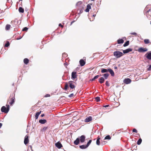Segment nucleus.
Instances as JSON below:
<instances>
[{
  "label": "nucleus",
  "instance_id": "nucleus-36",
  "mask_svg": "<svg viewBox=\"0 0 151 151\" xmlns=\"http://www.w3.org/2000/svg\"><path fill=\"white\" fill-rule=\"evenodd\" d=\"M91 142H92V140H90L88 141L87 142L86 145L87 147L90 145V144H91Z\"/></svg>",
  "mask_w": 151,
  "mask_h": 151
},
{
  "label": "nucleus",
  "instance_id": "nucleus-59",
  "mask_svg": "<svg viewBox=\"0 0 151 151\" xmlns=\"http://www.w3.org/2000/svg\"><path fill=\"white\" fill-rule=\"evenodd\" d=\"M2 123H0V128H1V126H2Z\"/></svg>",
  "mask_w": 151,
  "mask_h": 151
},
{
  "label": "nucleus",
  "instance_id": "nucleus-8",
  "mask_svg": "<svg viewBox=\"0 0 151 151\" xmlns=\"http://www.w3.org/2000/svg\"><path fill=\"white\" fill-rule=\"evenodd\" d=\"M80 141L81 143H83L84 142L85 140L86 137L85 135H82L80 137Z\"/></svg>",
  "mask_w": 151,
  "mask_h": 151
},
{
  "label": "nucleus",
  "instance_id": "nucleus-34",
  "mask_svg": "<svg viewBox=\"0 0 151 151\" xmlns=\"http://www.w3.org/2000/svg\"><path fill=\"white\" fill-rule=\"evenodd\" d=\"M68 83H66L65 86V88L64 89L66 90L68 88Z\"/></svg>",
  "mask_w": 151,
  "mask_h": 151
},
{
  "label": "nucleus",
  "instance_id": "nucleus-38",
  "mask_svg": "<svg viewBox=\"0 0 151 151\" xmlns=\"http://www.w3.org/2000/svg\"><path fill=\"white\" fill-rule=\"evenodd\" d=\"M96 144L98 145H100V140H99V139H97L96 141Z\"/></svg>",
  "mask_w": 151,
  "mask_h": 151
},
{
  "label": "nucleus",
  "instance_id": "nucleus-41",
  "mask_svg": "<svg viewBox=\"0 0 151 151\" xmlns=\"http://www.w3.org/2000/svg\"><path fill=\"white\" fill-rule=\"evenodd\" d=\"M74 96V94L73 93H71L68 96L70 98L73 96Z\"/></svg>",
  "mask_w": 151,
  "mask_h": 151
},
{
  "label": "nucleus",
  "instance_id": "nucleus-14",
  "mask_svg": "<svg viewBox=\"0 0 151 151\" xmlns=\"http://www.w3.org/2000/svg\"><path fill=\"white\" fill-rule=\"evenodd\" d=\"M80 142V138L79 137L77 138L74 141L73 143L76 145H78Z\"/></svg>",
  "mask_w": 151,
  "mask_h": 151
},
{
  "label": "nucleus",
  "instance_id": "nucleus-55",
  "mask_svg": "<svg viewBox=\"0 0 151 151\" xmlns=\"http://www.w3.org/2000/svg\"><path fill=\"white\" fill-rule=\"evenodd\" d=\"M22 38V37H18L17 38V40H19L21 39Z\"/></svg>",
  "mask_w": 151,
  "mask_h": 151
},
{
  "label": "nucleus",
  "instance_id": "nucleus-43",
  "mask_svg": "<svg viewBox=\"0 0 151 151\" xmlns=\"http://www.w3.org/2000/svg\"><path fill=\"white\" fill-rule=\"evenodd\" d=\"M130 34L132 35H134L135 36H137V33L136 32H132L130 33Z\"/></svg>",
  "mask_w": 151,
  "mask_h": 151
},
{
  "label": "nucleus",
  "instance_id": "nucleus-10",
  "mask_svg": "<svg viewBox=\"0 0 151 151\" xmlns=\"http://www.w3.org/2000/svg\"><path fill=\"white\" fill-rule=\"evenodd\" d=\"M55 145L56 147L58 149H60L63 147L62 145L59 141L55 143Z\"/></svg>",
  "mask_w": 151,
  "mask_h": 151
},
{
  "label": "nucleus",
  "instance_id": "nucleus-42",
  "mask_svg": "<svg viewBox=\"0 0 151 151\" xmlns=\"http://www.w3.org/2000/svg\"><path fill=\"white\" fill-rule=\"evenodd\" d=\"M105 84L106 85L108 86H109V83L108 81H106Z\"/></svg>",
  "mask_w": 151,
  "mask_h": 151
},
{
  "label": "nucleus",
  "instance_id": "nucleus-52",
  "mask_svg": "<svg viewBox=\"0 0 151 151\" xmlns=\"http://www.w3.org/2000/svg\"><path fill=\"white\" fill-rule=\"evenodd\" d=\"M68 65V63L67 62H65V63H64V65L65 66H66Z\"/></svg>",
  "mask_w": 151,
  "mask_h": 151
},
{
  "label": "nucleus",
  "instance_id": "nucleus-5",
  "mask_svg": "<svg viewBox=\"0 0 151 151\" xmlns=\"http://www.w3.org/2000/svg\"><path fill=\"white\" fill-rule=\"evenodd\" d=\"M9 111V109L6 108L5 106H2L1 108V111L5 113H7Z\"/></svg>",
  "mask_w": 151,
  "mask_h": 151
},
{
  "label": "nucleus",
  "instance_id": "nucleus-4",
  "mask_svg": "<svg viewBox=\"0 0 151 151\" xmlns=\"http://www.w3.org/2000/svg\"><path fill=\"white\" fill-rule=\"evenodd\" d=\"M75 82L73 81H70L68 82V84L69 85L70 87L72 89H75V86L74 85V83Z\"/></svg>",
  "mask_w": 151,
  "mask_h": 151
},
{
  "label": "nucleus",
  "instance_id": "nucleus-46",
  "mask_svg": "<svg viewBox=\"0 0 151 151\" xmlns=\"http://www.w3.org/2000/svg\"><path fill=\"white\" fill-rule=\"evenodd\" d=\"M99 77V76L98 75H96L93 78V79H94V80H96V79H97Z\"/></svg>",
  "mask_w": 151,
  "mask_h": 151
},
{
  "label": "nucleus",
  "instance_id": "nucleus-31",
  "mask_svg": "<svg viewBox=\"0 0 151 151\" xmlns=\"http://www.w3.org/2000/svg\"><path fill=\"white\" fill-rule=\"evenodd\" d=\"M142 142V139L141 138H139V139H138V141L137 142V144L138 145H140L141 144Z\"/></svg>",
  "mask_w": 151,
  "mask_h": 151
},
{
  "label": "nucleus",
  "instance_id": "nucleus-45",
  "mask_svg": "<svg viewBox=\"0 0 151 151\" xmlns=\"http://www.w3.org/2000/svg\"><path fill=\"white\" fill-rule=\"evenodd\" d=\"M132 132H135V133H137V130L135 128H134L133 129Z\"/></svg>",
  "mask_w": 151,
  "mask_h": 151
},
{
  "label": "nucleus",
  "instance_id": "nucleus-47",
  "mask_svg": "<svg viewBox=\"0 0 151 151\" xmlns=\"http://www.w3.org/2000/svg\"><path fill=\"white\" fill-rule=\"evenodd\" d=\"M105 142H106L105 141H102L101 143V145H104L105 144Z\"/></svg>",
  "mask_w": 151,
  "mask_h": 151
},
{
  "label": "nucleus",
  "instance_id": "nucleus-21",
  "mask_svg": "<svg viewBox=\"0 0 151 151\" xmlns=\"http://www.w3.org/2000/svg\"><path fill=\"white\" fill-rule=\"evenodd\" d=\"M46 122L47 120L45 119H40L39 121V122L41 124H44Z\"/></svg>",
  "mask_w": 151,
  "mask_h": 151
},
{
  "label": "nucleus",
  "instance_id": "nucleus-1",
  "mask_svg": "<svg viewBox=\"0 0 151 151\" xmlns=\"http://www.w3.org/2000/svg\"><path fill=\"white\" fill-rule=\"evenodd\" d=\"M19 21H18L17 19H15L14 21H12L11 22V24L14 27H15V28L14 29V31H15L17 30L18 28H19L18 23Z\"/></svg>",
  "mask_w": 151,
  "mask_h": 151
},
{
  "label": "nucleus",
  "instance_id": "nucleus-13",
  "mask_svg": "<svg viewBox=\"0 0 151 151\" xmlns=\"http://www.w3.org/2000/svg\"><path fill=\"white\" fill-rule=\"evenodd\" d=\"M132 48H129L126 50H123V53L124 54H126L129 53L132 51Z\"/></svg>",
  "mask_w": 151,
  "mask_h": 151
},
{
  "label": "nucleus",
  "instance_id": "nucleus-56",
  "mask_svg": "<svg viewBox=\"0 0 151 151\" xmlns=\"http://www.w3.org/2000/svg\"><path fill=\"white\" fill-rule=\"evenodd\" d=\"M151 9H149L148 11L146 12V13L147 14L150 11Z\"/></svg>",
  "mask_w": 151,
  "mask_h": 151
},
{
  "label": "nucleus",
  "instance_id": "nucleus-48",
  "mask_svg": "<svg viewBox=\"0 0 151 151\" xmlns=\"http://www.w3.org/2000/svg\"><path fill=\"white\" fill-rule=\"evenodd\" d=\"M6 108L7 109H9V106L8 104H6Z\"/></svg>",
  "mask_w": 151,
  "mask_h": 151
},
{
  "label": "nucleus",
  "instance_id": "nucleus-22",
  "mask_svg": "<svg viewBox=\"0 0 151 151\" xmlns=\"http://www.w3.org/2000/svg\"><path fill=\"white\" fill-rule=\"evenodd\" d=\"M109 72L111 76H114V73L112 69H111V68H109Z\"/></svg>",
  "mask_w": 151,
  "mask_h": 151
},
{
  "label": "nucleus",
  "instance_id": "nucleus-58",
  "mask_svg": "<svg viewBox=\"0 0 151 151\" xmlns=\"http://www.w3.org/2000/svg\"><path fill=\"white\" fill-rule=\"evenodd\" d=\"M45 116V114H42L41 115V116L42 117H43L44 116Z\"/></svg>",
  "mask_w": 151,
  "mask_h": 151
},
{
  "label": "nucleus",
  "instance_id": "nucleus-18",
  "mask_svg": "<svg viewBox=\"0 0 151 151\" xmlns=\"http://www.w3.org/2000/svg\"><path fill=\"white\" fill-rule=\"evenodd\" d=\"M109 68L108 69H106L104 68H101V72L102 73H107L108 72H109Z\"/></svg>",
  "mask_w": 151,
  "mask_h": 151
},
{
  "label": "nucleus",
  "instance_id": "nucleus-24",
  "mask_svg": "<svg viewBox=\"0 0 151 151\" xmlns=\"http://www.w3.org/2000/svg\"><path fill=\"white\" fill-rule=\"evenodd\" d=\"M41 113V111H40V112H37L36 113L35 115V119H37L38 117V116Z\"/></svg>",
  "mask_w": 151,
  "mask_h": 151
},
{
  "label": "nucleus",
  "instance_id": "nucleus-37",
  "mask_svg": "<svg viewBox=\"0 0 151 151\" xmlns=\"http://www.w3.org/2000/svg\"><path fill=\"white\" fill-rule=\"evenodd\" d=\"M95 99L96 100V101L97 102H99L100 101V98L99 96H97L95 98Z\"/></svg>",
  "mask_w": 151,
  "mask_h": 151
},
{
  "label": "nucleus",
  "instance_id": "nucleus-44",
  "mask_svg": "<svg viewBox=\"0 0 151 151\" xmlns=\"http://www.w3.org/2000/svg\"><path fill=\"white\" fill-rule=\"evenodd\" d=\"M151 69V64L149 65V67L147 68V70L148 71H150Z\"/></svg>",
  "mask_w": 151,
  "mask_h": 151
},
{
  "label": "nucleus",
  "instance_id": "nucleus-57",
  "mask_svg": "<svg viewBox=\"0 0 151 151\" xmlns=\"http://www.w3.org/2000/svg\"><path fill=\"white\" fill-rule=\"evenodd\" d=\"M94 80H94V79H93V78L90 80V81H94Z\"/></svg>",
  "mask_w": 151,
  "mask_h": 151
},
{
  "label": "nucleus",
  "instance_id": "nucleus-23",
  "mask_svg": "<svg viewBox=\"0 0 151 151\" xmlns=\"http://www.w3.org/2000/svg\"><path fill=\"white\" fill-rule=\"evenodd\" d=\"M124 42V40L122 38L119 39L118 40H117V43L118 44H122V43H123Z\"/></svg>",
  "mask_w": 151,
  "mask_h": 151
},
{
  "label": "nucleus",
  "instance_id": "nucleus-33",
  "mask_svg": "<svg viewBox=\"0 0 151 151\" xmlns=\"http://www.w3.org/2000/svg\"><path fill=\"white\" fill-rule=\"evenodd\" d=\"M111 139V137L109 135H108L105 137L104 138V139H108L110 140Z\"/></svg>",
  "mask_w": 151,
  "mask_h": 151
},
{
  "label": "nucleus",
  "instance_id": "nucleus-53",
  "mask_svg": "<svg viewBox=\"0 0 151 151\" xmlns=\"http://www.w3.org/2000/svg\"><path fill=\"white\" fill-rule=\"evenodd\" d=\"M59 26L61 27H63V25L61 23L59 24Z\"/></svg>",
  "mask_w": 151,
  "mask_h": 151
},
{
  "label": "nucleus",
  "instance_id": "nucleus-50",
  "mask_svg": "<svg viewBox=\"0 0 151 151\" xmlns=\"http://www.w3.org/2000/svg\"><path fill=\"white\" fill-rule=\"evenodd\" d=\"M50 96V94H46L45 96V97H49Z\"/></svg>",
  "mask_w": 151,
  "mask_h": 151
},
{
  "label": "nucleus",
  "instance_id": "nucleus-62",
  "mask_svg": "<svg viewBox=\"0 0 151 151\" xmlns=\"http://www.w3.org/2000/svg\"><path fill=\"white\" fill-rule=\"evenodd\" d=\"M25 11H26L27 12V11H28V9H27V8H26V9H25Z\"/></svg>",
  "mask_w": 151,
  "mask_h": 151
},
{
  "label": "nucleus",
  "instance_id": "nucleus-64",
  "mask_svg": "<svg viewBox=\"0 0 151 151\" xmlns=\"http://www.w3.org/2000/svg\"><path fill=\"white\" fill-rule=\"evenodd\" d=\"M100 137H98L97 138V139H99V140H100Z\"/></svg>",
  "mask_w": 151,
  "mask_h": 151
},
{
  "label": "nucleus",
  "instance_id": "nucleus-39",
  "mask_svg": "<svg viewBox=\"0 0 151 151\" xmlns=\"http://www.w3.org/2000/svg\"><path fill=\"white\" fill-rule=\"evenodd\" d=\"M28 28L27 27H25L23 29L22 31H27L28 30Z\"/></svg>",
  "mask_w": 151,
  "mask_h": 151
},
{
  "label": "nucleus",
  "instance_id": "nucleus-54",
  "mask_svg": "<svg viewBox=\"0 0 151 151\" xmlns=\"http://www.w3.org/2000/svg\"><path fill=\"white\" fill-rule=\"evenodd\" d=\"M109 105H106L103 106L104 107H109Z\"/></svg>",
  "mask_w": 151,
  "mask_h": 151
},
{
  "label": "nucleus",
  "instance_id": "nucleus-61",
  "mask_svg": "<svg viewBox=\"0 0 151 151\" xmlns=\"http://www.w3.org/2000/svg\"><path fill=\"white\" fill-rule=\"evenodd\" d=\"M114 68L115 69H117V67L116 66H115L114 67Z\"/></svg>",
  "mask_w": 151,
  "mask_h": 151
},
{
  "label": "nucleus",
  "instance_id": "nucleus-28",
  "mask_svg": "<svg viewBox=\"0 0 151 151\" xmlns=\"http://www.w3.org/2000/svg\"><path fill=\"white\" fill-rule=\"evenodd\" d=\"M129 43V40L127 41L123 45V46L124 47L128 46Z\"/></svg>",
  "mask_w": 151,
  "mask_h": 151
},
{
  "label": "nucleus",
  "instance_id": "nucleus-26",
  "mask_svg": "<svg viewBox=\"0 0 151 151\" xmlns=\"http://www.w3.org/2000/svg\"><path fill=\"white\" fill-rule=\"evenodd\" d=\"M24 62L25 64L27 65L29 62V60L27 58H24Z\"/></svg>",
  "mask_w": 151,
  "mask_h": 151
},
{
  "label": "nucleus",
  "instance_id": "nucleus-16",
  "mask_svg": "<svg viewBox=\"0 0 151 151\" xmlns=\"http://www.w3.org/2000/svg\"><path fill=\"white\" fill-rule=\"evenodd\" d=\"M92 120V117L91 116H89L85 119L84 121L85 122H88L91 121Z\"/></svg>",
  "mask_w": 151,
  "mask_h": 151
},
{
  "label": "nucleus",
  "instance_id": "nucleus-3",
  "mask_svg": "<svg viewBox=\"0 0 151 151\" xmlns=\"http://www.w3.org/2000/svg\"><path fill=\"white\" fill-rule=\"evenodd\" d=\"M123 55V53L119 51H116L114 52V55L117 58H120Z\"/></svg>",
  "mask_w": 151,
  "mask_h": 151
},
{
  "label": "nucleus",
  "instance_id": "nucleus-60",
  "mask_svg": "<svg viewBox=\"0 0 151 151\" xmlns=\"http://www.w3.org/2000/svg\"><path fill=\"white\" fill-rule=\"evenodd\" d=\"M26 132L27 133H29V131H28V130L27 129H26Z\"/></svg>",
  "mask_w": 151,
  "mask_h": 151
},
{
  "label": "nucleus",
  "instance_id": "nucleus-51",
  "mask_svg": "<svg viewBox=\"0 0 151 151\" xmlns=\"http://www.w3.org/2000/svg\"><path fill=\"white\" fill-rule=\"evenodd\" d=\"M77 19V18L76 19V20H73V21H72V22H71L70 25H71Z\"/></svg>",
  "mask_w": 151,
  "mask_h": 151
},
{
  "label": "nucleus",
  "instance_id": "nucleus-17",
  "mask_svg": "<svg viewBox=\"0 0 151 151\" xmlns=\"http://www.w3.org/2000/svg\"><path fill=\"white\" fill-rule=\"evenodd\" d=\"M15 98H14V97H12L11 99V101L9 103V104L11 105H12L13 104H14V103L15 101Z\"/></svg>",
  "mask_w": 151,
  "mask_h": 151
},
{
  "label": "nucleus",
  "instance_id": "nucleus-12",
  "mask_svg": "<svg viewBox=\"0 0 151 151\" xmlns=\"http://www.w3.org/2000/svg\"><path fill=\"white\" fill-rule=\"evenodd\" d=\"M28 137H29L27 135H26L25 137L24 140V143L25 145H26L29 142Z\"/></svg>",
  "mask_w": 151,
  "mask_h": 151
},
{
  "label": "nucleus",
  "instance_id": "nucleus-63",
  "mask_svg": "<svg viewBox=\"0 0 151 151\" xmlns=\"http://www.w3.org/2000/svg\"><path fill=\"white\" fill-rule=\"evenodd\" d=\"M96 16V15L95 14H93V17H95V16Z\"/></svg>",
  "mask_w": 151,
  "mask_h": 151
},
{
  "label": "nucleus",
  "instance_id": "nucleus-11",
  "mask_svg": "<svg viewBox=\"0 0 151 151\" xmlns=\"http://www.w3.org/2000/svg\"><path fill=\"white\" fill-rule=\"evenodd\" d=\"M77 72L76 71H73L71 73V78L73 79H75L77 78L76 75ZM74 80V79H73Z\"/></svg>",
  "mask_w": 151,
  "mask_h": 151
},
{
  "label": "nucleus",
  "instance_id": "nucleus-35",
  "mask_svg": "<svg viewBox=\"0 0 151 151\" xmlns=\"http://www.w3.org/2000/svg\"><path fill=\"white\" fill-rule=\"evenodd\" d=\"M10 45V43L9 41H7L6 43L5 44L4 46L6 47H8Z\"/></svg>",
  "mask_w": 151,
  "mask_h": 151
},
{
  "label": "nucleus",
  "instance_id": "nucleus-30",
  "mask_svg": "<svg viewBox=\"0 0 151 151\" xmlns=\"http://www.w3.org/2000/svg\"><path fill=\"white\" fill-rule=\"evenodd\" d=\"M144 42L145 44H148L150 43V40L148 39H145L144 40Z\"/></svg>",
  "mask_w": 151,
  "mask_h": 151
},
{
  "label": "nucleus",
  "instance_id": "nucleus-25",
  "mask_svg": "<svg viewBox=\"0 0 151 151\" xmlns=\"http://www.w3.org/2000/svg\"><path fill=\"white\" fill-rule=\"evenodd\" d=\"M109 75L108 73H105L103 74V76L104 77L105 79H106L108 78Z\"/></svg>",
  "mask_w": 151,
  "mask_h": 151
},
{
  "label": "nucleus",
  "instance_id": "nucleus-20",
  "mask_svg": "<svg viewBox=\"0 0 151 151\" xmlns=\"http://www.w3.org/2000/svg\"><path fill=\"white\" fill-rule=\"evenodd\" d=\"M91 8V5L89 4H88L86 7V9L85 10V11L86 12H88L89 11V9Z\"/></svg>",
  "mask_w": 151,
  "mask_h": 151
},
{
  "label": "nucleus",
  "instance_id": "nucleus-29",
  "mask_svg": "<svg viewBox=\"0 0 151 151\" xmlns=\"http://www.w3.org/2000/svg\"><path fill=\"white\" fill-rule=\"evenodd\" d=\"M80 148L82 149H84L86 148L87 147L86 145H82L79 146Z\"/></svg>",
  "mask_w": 151,
  "mask_h": 151
},
{
  "label": "nucleus",
  "instance_id": "nucleus-49",
  "mask_svg": "<svg viewBox=\"0 0 151 151\" xmlns=\"http://www.w3.org/2000/svg\"><path fill=\"white\" fill-rule=\"evenodd\" d=\"M47 129V127H44L43 128V130L45 131Z\"/></svg>",
  "mask_w": 151,
  "mask_h": 151
},
{
  "label": "nucleus",
  "instance_id": "nucleus-40",
  "mask_svg": "<svg viewBox=\"0 0 151 151\" xmlns=\"http://www.w3.org/2000/svg\"><path fill=\"white\" fill-rule=\"evenodd\" d=\"M67 56V54L65 53H64L62 54V56L63 57H66Z\"/></svg>",
  "mask_w": 151,
  "mask_h": 151
},
{
  "label": "nucleus",
  "instance_id": "nucleus-27",
  "mask_svg": "<svg viewBox=\"0 0 151 151\" xmlns=\"http://www.w3.org/2000/svg\"><path fill=\"white\" fill-rule=\"evenodd\" d=\"M18 10L20 13H23L24 12V9L22 7H19V8Z\"/></svg>",
  "mask_w": 151,
  "mask_h": 151
},
{
  "label": "nucleus",
  "instance_id": "nucleus-6",
  "mask_svg": "<svg viewBox=\"0 0 151 151\" xmlns=\"http://www.w3.org/2000/svg\"><path fill=\"white\" fill-rule=\"evenodd\" d=\"M147 49L146 48L140 47L138 49L137 51L139 52H144L147 51Z\"/></svg>",
  "mask_w": 151,
  "mask_h": 151
},
{
  "label": "nucleus",
  "instance_id": "nucleus-7",
  "mask_svg": "<svg viewBox=\"0 0 151 151\" xmlns=\"http://www.w3.org/2000/svg\"><path fill=\"white\" fill-rule=\"evenodd\" d=\"M145 56L149 60H151V51L147 52Z\"/></svg>",
  "mask_w": 151,
  "mask_h": 151
},
{
  "label": "nucleus",
  "instance_id": "nucleus-2",
  "mask_svg": "<svg viewBox=\"0 0 151 151\" xmlns=\"http://www.w3.org/2000/svg\"><path fill=\"white\" fill-rule=\"evenodd\" d=\"M81 1H78L76 4V6H79V8L78 11H79L78 14L80 15L83 12L84 7L83 5H80L82 4Z\"/></svg>",
  "mask_w": 151,
  "mask_h": 151
},
{
  "label": "nucleus",
  "instance_id": "nucleus-19",
  "mask_svg": "<svg viewBox=\"0 0 151 151\" xmlns=\"http://www.w3.org/2000/svg\"><path fill=\"white\" fill-rule=\"evenodd\" d=\"M79 63L80 65L81 66H83L85 64V62L83 59H81L79 61Z\"/></svg>",
  "mask_w": 151,
  "mask_h": 151
},
{
  "label": "nucleus",
  "instance_id": "nucleus-32",
  "mask_svg": "<svg viewBox=\"0 0 151 151\" xmlns=\"http://www.w3.org/2000/svg\"><path fill=\"white\" fill-rule=\"evenodd\" d=\"M11 27V25L9 24H7L6 25L5 29L6 30H9V29L10 27Z\"/></svg>",
  "mask_w": 151,
  "mask_h": 151
},
{
  "label": "nucleus",
  "instance_id": "nucleus-15",
  "mask_svg": "<svg viewBox=\"0 0 151 151\" xmlns=\"http://www.w3.org/2000/svg\"><path fill=\"white\" fill-rule=\"evenodd\" d=\"M105 80L104 77H102L99 79V81L100 83L102 84L104 82Z\"/></svg>",
  "mask_w": 151,
  "mask_h": 151
},
{
  "label": "nucleus",
  "instance_id": "nucleus-9",
  "mask_svg": "<svg viewBox=\"0 0 151 151\" xmlns=\"http://www.w3.org/2000/svg\"><path fill=\"white\" fill-rule=\"evenodd\" d=\"M131 81H132L130 79L126 78L124 79L123 82L126 84H129L131 82Z\"/></svg>",
  "mask_w": 151,
  "mask_h": 151
}]
</instances>
